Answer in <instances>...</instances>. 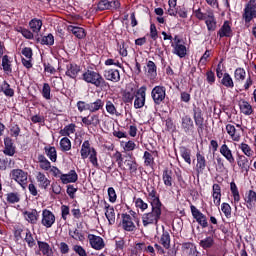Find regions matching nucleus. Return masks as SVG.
I'll list each match as a JSON object with an SVG mask.
<instances>
[{
  "mask_svg": "<svg viewBox=\"0 0 256 256\" xmlns=\"http://www.w3.org/2000/svg\"><path fill=\"white\" fill-rule=\"evenodd\" d=\"M192 12L198 21H205L209 33H213V31L217 30V18L215 17V12H213V10L208 9L206 12H203L201 7L193 6Z\"/></svg>",
  "mask_w": 256,
  "mask_h": 256,
  "instance_id": "nucleus-1",
  "label": "nucleus"
},
{
  "mask_svg": "<svg viewBox=\"0 0 256 256\" xmlns=\"http://www.w3.org/2000/svg\"><path fill=\"white\" fill-rule=\"evenodd\" d=\"M161 215H163V207L151 206V211L142 215L143 227H149V225H155V227H158Z\"/></svg>",
  "mask_w": 256,
  "mask_h": 256,
  "instance_id": "nucleus-2",
  "label": "nucleus"
},
{
  "mask_svg": "<svg viewBox=\"0 0 256 256\" xmlns=\"http://www.w3.org/2000/svg\"><path fill=\"white\" fill-rule=\"evenodd\" d=\"M83 79L86 83H91V85L99 87L102 91L109 89V83L105 81L99 72L88 70L83 74Z\"/></svg>",
  "mask_w": 256,
  "mask_h": 256,
  "instance_id": "nucleus-3",
  "label": "nucleus"
},
{
  "mask_svg": "<svg viewBox=\"0 0 256 256\" xmlns=\"http://www.w3.org/2000/svg\"><path fill=\"white\" fill-rule=\"evenodd\" d=\"M151 97L155 105H161L167 97V88L165 86H155L151 91Z\"/></svg>",
  "mask_w": 256,
  "mask_h": 256,
  "instance_id": "nucleus-4",
  "label": "nucleus"
},
{
  "mask_svg": "<svg viewBox=\"0 0 256 256\" xmlns=\"http://www.w3.org/2000/svg\"><path fill=\"white\" fill-rule=\"evenodd\" d=\"M245 23H251L253 19H256V0H250L244 8L242 15Z\"/></svg>",
  "mask_w": 256,
  "mask_h": 256,
  "instance_id": "nucleus-5",
  "label": "nucleus"
},
{
  "mask_svg": "<svg viewBox=\"0 0 256 256\" xmlns=\"http://www.w3.org/2000/svg\"><path fill=\"white\" fill-rule=\"evenodd\" d=\"M10 177L14 181H16V183H19V185L21 187H23V189H25V187H27L28 174H27V172L23 171L22 169H13L10 172Z\"/></svg>",
  "mask_w": 256,
  "mask_h": 256,
  "instance_id": "nucleus-6",
  "label": "nucleus"
},
{
  "mask_svg": "<svg viewBox=\"0 0 256 256\" xmlns=\"http://www.w3.org/2000/svg\"><path fill=\"white\" fill-rule=\"evenodd\" d=\"M41 225L46 227V229H51L55 225V214L51 210L44 209L42 210V219Z\"/></svg>",
  "mask_w": 256,
  "mask_h": 256,
  "instance_id": "nucleus-7",
  "label": "nucleus"
},
{
  "mask_svg": "<svg viewBox=\"0 0 256 256\" xmlns=\"http://www.w3.org/2000/svg\"><path fill=\"white\" fill-rule=\"evenodd\" d=\"M190 209L192 216L194 217V219H196L197 223H199L203 229L209 227V222H207V216H205V214L199 211V209H197V207H195L194 205H191Z\"/></svg>",
  "mask_w": 256,
  "mask_h": 256,
  "instance_id": "nucleus-8",
  "label": "nucleus"
},
{
  "mask_svg": "<svg viewBox=\"0 0 256 256\" xmlns=\"http://www.w3.org/2000/svg\"><path fill=\"white\" fill-rule=\"evenodd\" d=\"M147 87L141 86L135 96L134 107L135 109H143L145 107V97H146Z\"/></svg>",
  "mask_w": 256,
  "mask_h": 256,
  "instance_id": "nucleus-9",
  "label": "nucleus"
},
{
  "mask_svg": "<svg viewBox=\"0 0 256 256\" xmlns=\"http://www.w3.org/2000/svg\"><path fill=\"white\" fill-rule=\"evenodd\" d=\"M147 192V199L151 207H163V203H161V200L159 199V194L157 193V190H155V188H147Z\"/></svg>",
  "mask_w": 256,
  "mask_h": 256,
  "instance_id": "nucleus-10",
  "label": "nucleus"
},
{
  "mask_svg": "<svg viewBox=\"0 0 256 256\" xmlns=\"http://www.w3.org/2000/svg\"><path fill=\"white\" fill-rule=\"evenodd\" d=\"M121 227L124 229V231H128L129 233L137 229L135 222H133V217H131L129 214H122Z\"/></svg>",
  "mask_w": 256,
  "mask_h": 256,
  "instance_id": "nucleus-11",
  "label": "nucleus"
},
{
  "mask_svg": "<svg viewBox=\"0 0 256 256\" xmlns=\"http://www.w3.org/2000/svg\"><path fill=\"white\" fill-rule=\"evenodd\" d=\"M88 240L92 249H95L96 251H101V249L105 247V241L100 236L89 234Z\"/></svg>",
  "mask_w": 256,
  "mask_h": 256,
  "instance_id": "nucleus-12",
  "label": "nucleus"
},
{
  "mask_svg": "<svg viewBox=\"0 0 256 256\" xmlns=\"http://www.w3.org/2000/svg\"><path fill=\"white\" fill-rule=\"evenodd\" d=\"M244 201L247 209H249V211H253L256 207V192L253 190L246 192Z\"/></svg>",
  "mask_w": 256,
  "mask_h": 256,
  "instance_id": "nucleus-13",
  "label": "nucleus"
},
{
  "mask_svg": "<svg viewBox=\"0 0 256 256\" xmlns=\"http://www.w3.org/2000/svg\"><path fill=\"white\" fill-rule=\"evenodd\" d=\"M59 178L62 181L63 185H67L69 183H77L79 175H77V172L75 170H70L68 174H61Z\"/></svg>",
  "mask_w": 256,
  "mask_h": 256,
  "instance_id": "nucleus-14",
  "label": "nucleus"
},
{
  "mask_svg": "<svg viewBox=\"0 0 256 256\" xmlns=\"http://www.w3.org/2000/svg\"><path fill=\"white\" fill-rule=\"evenodd\" d=\"M220 154L223 158L230 163V165H233L235 163V157L233 156V151L229 149V146L224 142V144L220 147Z\"/></svg>",
  "mask_w": 256,
  "mask_h": 256,
  "instance_id": "nucleus-15",
  "label": "nucleus"
},
{
  "mask_svg": "<svg viewBox=\"0 0 256 256\" xmlns=\"http://www.w3.org/2000/svg\"><path fill=\"white\" fill-rule=\"evenodd\" d=\"M171 47H173L174 55H177L180 59H183V57L187 55V47L181 43V40H177V42L172 43Z\"/></svg>",
  "mask_w": 256,
  "mask_h": 256,
  "instance_id": "nucleus-16",
  "label": "nucleus"
},
{
  "mask_svg": "<svg viewBox=\"0 0 256 256\" xmlns=\"http://www.w3.org/2000/svg\"><path fill=\"white\" fill-rule=\"evenodd\" d=\"M120 5L119 1L101 0L98 3V9L99 11H105L106 9H119Z\"/></svg>",
  "mask_w": 256,
  "mask_h": 256,
  "instance_id": "nucleus-17",
  "label": "nucleus"
},
{
  "mask_svg": "<svg viewBox=\"0 0 256 256\" xmlns=\"http://www.w3.org/2000/svg\"><path fill=\"white\" fill-rule=\"evenodd\" d=\"M226 133H228L230 139L232 141H235L236 143H239L241 141V133H239V130L235 128V125L227 124L226 125Z\"/></svg>",
  "mask_w": 256,
  "mask_h": 256,
  "instance_id": "nucleus-18",
  "label": "nucleus"
},
{
  "mask_svg": "<svg viewBox=\"0 0 256 256\" xmlns=\"http://www.w3.org/2000/svg\"><path fill=\"white\" fill-rule=\"evenodd\" d=\"M104 77L107 81H112L113 83H118V81H121V74H119V70L115 69L105 70Z\"/></svg>",
  "mask_w": 256,
  "mask_h": 256,
  "instance_id": "nucleus-19",
  "label": "nucleus"
},
{
  "mask_svg": "<svg viewBox=\"0 0 256 256\" xmlns=\"http://www.w3.org/2000/svg\"><path fill=\"white\" fill-rule=\"evenodd\" d=\"M218 37L220 39H223V37H232L233 36V30L231 29V25L229 24V21H225L219 31L217 32Z\"/></svg>",
  "mask_w": 256,
  "mask_h": 256,
  "instance_id": "nucleus-20",
  "label": "nucleus"
},
{
  "mask_svg": "<svg viewBox=\"0 0 256 256\" xmlns=\"http://www.w3.org/2000/svg\"><path fill=\"white\" fill-rule=\"evenodd\" d=\"M104 211H105V217L109 222V225H114L115 223V208L113 206L109 205V203H104Z\"/></svg>",
  "mask_w": 256,
  "mask_h": 256,
  "instance_id": "nucleus-21",
  "label": "nucleus"
},
{
  "mask_svg": "<svg viewBox=\"0 0 256 256\" xmlns=\"http://www.w3.org/2000/svg\"><path fill=\"white\" fill-rule=\"evenodd\" d=\"M36 181L40 189H47V187L51 185V180H49V178H47V176H45V174L42 172L36 173Z\"/></svg>",
  "mask_w": 256,
  "mask_h": 256,
  "instance_id": "nucleus-22",
  "label": "nucleus"
},
{
  "mask_svg": "<svg viewBox=\"0 0 256 256\" xmlns=\"http://www.w3.org/2000/svg\"><path fill=\"white\" fill-rule=\"evenodd\" d=\"M181 127L185 133H190L194 129L193 119L189 115L183 116L181 118Z\"/></svg>",
  "mask_w": 256,
  "mask_h": 256,
  "instance_id": "nucleus-23",
  "label": "nucleus"
},
{
  "mask_svg": "<svg viewBox=\"0 0 256 256\" xmlns=\"http://www.w3.org/2000/svg\"><path fill=\"white\" fill-rule=\"evenodd\" d=\"M93 151H95V148L91 147V143L88 140L84 141L80 149L81 159H87Z\"/></svg>",
  "mask_w": 256,
  "mask_h": 256,
  "instance_id": "nucleus-24",
  "label": "nucleus"
},
{
  "mask_svg": "<svg viewBox=\"0 0 256 256\" xmlns=\"http://www.w3.org/2000/svg\"><path fill=\"white\" fill-rule=\"evenodd\" d=\"M81 73V67L77 64H68L66 66V75L70 77V79H77V75Z\"/></svg>",
  "mask_w": 256,
  "mask_h": 256,
  "instance_id": "nucleus-25",
  "label": "nucleus"
},
{
  "mask_svg": "<svg viewBox=\"0 0 256 256\" xmlns=\"http://www.w3.org/2000/svg\"><path fill=\"white\" fill-rule=\"evenodd\" d=\"M182 251L183 253H185V255H188V256H199L197 247L195 246V244L191 242L184 243L182 245Z\"/></svg>",
  "mask_w": 256,
  "mask_h": 256,
  "instance_id": "nucleus-26",
  "label": "nucleus"
},
{
  "mask_svg": "<svg viewBox=\"0 0 256 256\" xmlns=\"http://www.w3.org/2000/svg\"><path fill=\"white\" fill-rule=\"evenodd\" d=\"M24 217L31 225H37V222L39 221V212L35 209L26 211L24 212Z\"/></svg>",
  "mask_w": 256,
  "mask_h": 256,
  "instance_id": "nucleus-27",
  "label": "nucleus"
},
{
  "mask_svg": "<svg viewBox=\"0 0 256 256\" xmlns=\"http://www.w3.org/2000/svg\"><path fill=\"white\" fill-rule=\"evenodd\" d=\"M105 107V102L102 99H96L94 102L88 103V111L89 113H97V111H101Z\"/></svg>",
  "mask_w": 256,
  "mask_h": 256,
  "instance_id": "nucleus-28",
  "label": "nucleus"
},
{
  "mask_svg": "<svg viewBox=\"0 0 256 256\" xmlns=\"http://www.w3.org/2000/svg\"><path fill=\"white\" fill-rule=\"evenodd\" d=\"M212 191L214 205L219 207L221 205V186L219 184H213Z\"/></svg>",
  "mask_w": 256,
  "mask_h": 256,
  "instance_id": "nucleus-29",
  "label": "nucleus"
},
{
  "mask_svg": "<svg viewBox=\"0 0 256 256\" xmlns=\"http://www.w3.org/2000/svg\"><path fill=\"white\" fill-rule=\"evenodd\" d=\"M4 155H8L9 157H13L15 155V146H13V140L9 137L4 139Z\"/></svg>",
  "mask_w": 256,
  "mask_h": 256,
  "instance_id": "nucleus-30",
  "label": "nucleus"
},
{
  "mask_svg": "<svg viewBox=\"0 0 256 256\" xmlns=\"http://www.w3.org/2000/svg\"><path fill=\"white\" fill-rule=\"evenodd\" d=\"M196 159V170L198 173H203V171H205V167H207V160H205V156L201 155V153L196 154Z\"/></svg>",
  "mask_w": 256,
  "mask_h": 256,
  "instance_id": "nucleus-31",
  "label": "nucleus"
},
{
  "mask_svg": "<svg viewBox=\"0 0 256 256\" xmlns=\"http://www.w3.org/2000/svg\"><path fill=\"white\" fill-rule=\"evenodd\" d=\"M237 165L241 169V172L249 173V160L243 155H239L237 159Z\"/></svg>",
  "mask_w": 256,
  "mask_h": 256,
  "instance_id": "nucleus-32",
  "label": "nucleus"
},
{
  "mask_svg": "<svg viewBox=\"0 0 256 256\" xmlns=\"http://www.w3.org/2000/svg\"><path fill=\"white\" fill-rule=\"evenodd\" d=\"M147 67V76L149 79H155L157 77V65L155 62L149 60L146 64Z\"/></svg>",
  "mask_w": 256,
  "mask_h": 256,
  "instance_id": "nucleus-33",
  "label": "nucleus"
},
{
  "mask_svg": "<svg viewBox=\"0 0 256 256\" xmlns=\"http://www.w3.org/2000/svg\"><path fill=\"white\" fill-rule=\"evenodd\" d=\"M159 243L164 247V249H170L171 247V235L168 231L163 230V233L160 237Z\"/></svg>",
  "mask_w": 256,
  "mask_h": 256,
  "instance_id": "nucleus-34",
  "label": "nucleus"
},
{
  "mask_svg": "<svg viewBox=\"0 0 256 256\" xmlns=\"http://www.w3.org/2000/svg\"><path fill=\"white\" fill-rule=\"evenodd\" d=\"M68 31L73 33L77 39H83L86 37L85 29L82 27H77V26H68Z\"/></svg>",
  "mask_w": 256,
  "mask_h": 256,
  "instance_id": "nucleus-35",
  "label": "nucleus"
},
{
  "mask_svg": "<svg viewBox=\"0 0 256 256\" xmlns=\"http://www.w3.org/2000/svg\"><path fill=\"white\" fill-rule=\"evenodd\" d=\"M162 180L166 187H173V172L165 169L162 174Z\"/></svg>",
  "mask_w": 256,
  "mask_h": 256,
  "instance_id": "nucleus-36",
  "label": "nucleus"
},
{
  "mask_svg": "<svg viewBox=\"0 0 256 256\" xmlns=\"http://www.w3.org/2000/svg\"><path fill=\"white\" fill-rule=\"evenodd\" d=\"M24 241L31 249H33V247L37 245V243L35 242V238H33V233H31V230L29 229L24 230Z\"/></svg>",
  "mask_w": 256,
  "mask_h": 256,
  "instance_id": "nucleus-37",
  "label": "nucleus"
},
{
  "mask_svg": "<svg viewBox=\"0 0 256 256\" xmlns=\"http://www.w3.org/2000/svg\"><path fill=\"white\" fill-rule=\"evenodd\" d=\"M0 91L4 93L6 97H13L15 95V90L12 89L11 85L7 81H3L0 85Z\"/></svg>",
  "mask_w": 256,
  "mask_h": 256,
  "instance_id": "nucleus-38",
  "label": "nucleus"
},
{
  "mask_svg": "<svg viewBox=\"0 0 256 256\" xmlns=\"http://www.w3.org/2000/svg\"><path fill=\"white\" fill-rule=\"evenodd\" d=\"M29 27L33 33H39L43 27V21H41V19L34 18L29 22Z\"/></svg>",
  "mask_w": 256,
  "mask_h": 256,
  "instance_id": "nucleus-39",
  "label": "nucleus"
},
{
  "mask_svg": "<svg viewBox=\"0 0 256 256\" xmlns=\"http://www.w3.org/2000/svg\"><path fill=\"white\" fill-rule=\"evenodd\" d=\"M38 163L40 166V169H43V171H49L51 169V162L45 157L43 154L38 155Z\"/></svg>",
  "mask_w": 256,
  "mask_h": 256,
  "instance_id": "nucleus-40",
  "label": "nucleus"
},
{
  "mask_svg": "<svg viewBox=\"0 0 256 256\" xmlns=\"http://www.w3.org/2000/svg\"><path fill=\"white\" fill-rule=\"evenodd\" d=\"M44 151L50 161H52V163H55L57 161V149H55V147L46 146L44 148Z\"/></svg>",
  "mask_w": 256,
  "mask_h": 256,
  "instance_id": "nucleus-41",
  "label": "nucleus"
},
{
  "mask_svg": "<svg viewBox=\"0 0 256 256\" xmlns=\"http://www.w3.org/2000/svg\"><path fill=\"white\" fill-rule=\"evenodd\" d=\"M39 250L43 253V255L51 256L53 255V249L47 242L38 241Z\"/></svg>",
  "mask_w": 256,
  "mask_h": 256,
  "instance_id": "nucleus-42",
  "label": "nucleus"
},
{
  "mask_svg": "<svg viewBox=\"0 0 256 256\" xmlns=\"http://www.w3.org/2000/svg\"><path fill=\"white\" fill-rule=\"evenodd\" d=\"M240 111L243 115H252L253 114V106L249 104L247 101H242L239 104Z\"/></svg>",
  "mask_w": 256,
  "mask_h": 256,
  "instance_id": "nucleus-43",
  "label": "nucleus"
},
{
  "mask_svg": "<svg viewBox=\"0 0 256 256\" xmlns=\"http://www.w3.org/2000/svg\"><path fill=\"white\" fill-rule=\"evenodd\" d=\"M230 190L234 199V203H239V201H241V195L239 194V188H237V184H235V182L230 183Z\"/></svg>",
  "mask_w": 256,
  "mask_h": 256,
  "instance_id": "nucleus-44",
  "label": "nucleus"
},
{
  "mask_svg": "<svg viewBox=\"0 0 256 256\" xmlns=\"http://www.w3.org/2000/svg\"><path fill=\"white\" fill-rule=\"evenodd\" d=\"M221 83H222V85H224V87H227L228 89H233L235 87V83L233 82V78H231V75H229V73H225L223 75Z\"/></svg>",
  "mask_w": 256,
  "mask_h": 256,
  "instance_id": "nucleus-45",
  "label": "nucleus"
},
{
  "mask_svg": "<svg viewBox=\"0 0 256 256\" xmlns=\"http://www.w3.org/2000/svg\"><path fill=\"white\" fill-rule=\"evenodd\" d=\"M199 245H200V247H202V249H211V247H213V245H215V240L213 239V237L208 236V237L204 238L203 240H201Z\"/></svg>",
  "mask_w": 256,
  "mask_h": 256,
  "instance_id": "nucleus-46",
  "label": "nucleus"
},
{
  "mask_svg": "<svg viewBox=\"0 0 256 256\" xmlns=\"http://www.w3.org/2000/svg\"><path fill=\"white\" fill-rule=\"evenodd\" d=\"M144 159V165L146 167H153L155 165V158L153 157V154L151 152L145 151L143 155Z\"/></svg>",
  "mask_w": 256,
  "mask_h": 256,
  "instance_id": "nucleus-47",
  "label": "nucleus"
},
{
  "mask_svg": "<svg viewBox=\"0 0 256 256\" xmlns=\"http://www.w3.org/2000/svg\"><path fill=\"white\" fill-rule=\"evenodd\" d=\"M247 77V72H245V69L243 68H237L234 72V79L235 81H239L240 83L245 81V78Z\"/></svg>",
  "mask_w": 256,
  "mask_h": 256,
  "instance_id": "nucleus-48",
  "label": "nucleus"
},
{
  "mask_svg": "<svg viewBox=\"0 0 256 256\" xmlns=\"http://www.w3.org/2000/svg\"><path fill=\"white\" fill-rule=\"evenodd\" d=\"M194 121H195V125H197V127H199V129H203V114L201 113V110H194Z\"/></svg>",
  "mask_w": 256,
  "mask_h": 256,
  "instance_id": "nucleus-49",
  "label": "nucleus"
},
{
  "mask_svg": "<svg viewBox=\"0 0 256 256\" xmlns=\"http://www.w3.org/2000/svg\"><path fill=\"white\" fill-rule=\"evenodd\" d=\"M6 201L11 204L19 203L21 201V195L17 192H10L6 195Z\"/></svg>",
  "mask_w": 256,
  "mask_h": 256,
  "instance_id": "nucleus-50",
  "label": "nucleus"
},
{
  "mask_svg": "<svg viewBox=\"0 0 256 256\" xmlns=\"http://www.w3.org/2000/svg\"><path fill=\"white\" fill-rule=\"evenodd\" d=\"M75 133V124H70L64 127V129L60 130V135L62 137H69Z\"/></svg>",
  "mask_w": 256,
  "mask_h": 256,
  "instance_id": "nucleus-51",
  "label": "nucleus"
},
{
  "mask_svg": "<svg viewBox=\"0 0 256 256\" xmlns=\"http://www.w3.org/2000/svg\"><path fill=\"white\" fill-rule=\"evenodd\" d=\"M180 155L188 165H191V151L186 147L180 148Z\"/></svg>",
  "mask_w": 256,
  "mask_h": 256,
  "instance_id": "nucleus-52",
  "label": "nucleus"
},
{
  "mask_svg": "<svg viewBox=\"0 0 256 256\" xmlns=\"http://www.w3.org/2000/svg\"><path fill=\"white\" fill-rule=\"evenodd\" d=\"M60 149L64 153L67 151H71V140L67 137H64L60 140Z\"/></svg>",
  "mask_w": 256,
  "mask_h": 256,
  "instance_id": "nucleus-53",
  "label": "nucleus"
},
{
  "mask_svg": "<svg viewBox=\"0 0 256 256\" xmlns=\"http://www.w3.org/2000/svg\"><path fill=\"white\" fill-rule=\"evenodd\" d=\"M41 45H47L48 47L55 45V36H53V34L43 36L41 39Z\"/></svg>",
  "mask_w": 256,
  "mask_h": 256,
  "instance_id": "nucleus-54",
  "label": "nucleus"
},
{
  "mask_svg": "<svg viewBox=\"0 0 256 256\" xmlns=\"http://www.w3.org/2000/svg\"><path fill=\"white\" fill-rule=\"evenodd\" d=\"M126 166L128 167V171H130V175H137V162L135 160H125Z\"/></svg>",
  "mask_w": 256,
  "mask_h": 256,
  "instance_id": "nucleus-55",
  "label": "nucleus"
},
{
  "mask_svg": "<svg viewBox=\"0 0 256 256\" xmlns=\"http://www.w3.org/2000/svg\"><path fill=\"white\" fill-rule=\"evenodd\" d=\"M134 203L136 208L140 209V211L142 212L147 211V209H149V204H147V202H144V200L141 198H135Z\"/></svg>",
  "mask_w": 256,
  "mask_h": 256,
  "instance_id": "nucleus-56",
  "label": "nucleus"
},
{
  "mask_svg": "<svg viewBox=\"0 0 256 256\" xmlns=\"http://www.w3.org/2000/svg\"><path fill=\"white\" fill-rule=\"evenodd\" d=\"M2 67L5 73H11L12 69H11V61L9 60V56L4 55L2 57Z\"/></svg>",
  "mask_w": 256,
  "mask_h": 256,
  "instance_id": "nucleus-57",
  "label": "nucleus"
},
{
  "mask_svg": "<svg viewBox=\"0 0 256 256\" xmlns=\"http://www.w3.org/2000/svg\"><path fill=\"white\" fill-rule=\"evenodd\" d=\"M240 149L246 157H253V150L251 149V146L249 144L241 143L240 144Z\"/></svg>",
  "mask_w": 256,
  "mask_h": 256,
  "instance_id": "nucleus-58",
  "label": "nucleus"
},
{
  "mask_svg": "<svg viewBox=\"0 0 256 256\" xmlns=\"http://www.w3.org/2000/svg\"><path fill=\"white\" fill-rule=\"evenodd\" d=\"M90 163L96 168L99 169V160L97 159V150H92V153L88 156Z\"/></svg>",
  "mask_w": 256,
  "mask_h": 256,
  "instance_id": "nucleus-59",
  "label": "nucleus"
},
{
  "mask_svg": "<svg viewBox=\"0 0 256 256\" xmlns=\"http://www.w3.org/2000/svg\"><path fill=\"white\" fill-rule=\"evenodd\" d=\"M221 211H222V213H224V215L227 219H231L232 209H231V205H229V203H225V202L222 203L221 204Z\"/></svg>",
  "mask_w": 256,
  "mask_h": 256,
  "instance_id": "nucleus-60",
  "label": "nucleus"
},
{
  "mask_svg": "<svg viewBox=\"0 0 256 256\" xmlns=\"http://www.w3.org/2000/svg\"><path fill=\"white\" fill-rule=\"evenodd\" d=\"M42 97L47 100L51 99V86H49L47 83L43 84Z\"/></svg>",
  "mask_w": 256,
  "mask_h": 256,
  "instance_id": "nucleus-61",
  "label": "nucleus"
},
{
  "mask_svg": "<svg viewBox=\"0 0 256 256\" xmlns=\"http://www.w3.org/2000/svg\"><path fill=\"white\" fill-rule=\"evenodd\" d=\"M106 111L109 113V115L117 114V108L115 107V104H113V102L110 100L106 101Z\"/></svg>",
  "mask_w": 256,
  "mask_h": 256,
  "instance_id": "nucleus-62",
  "label": "nucleus"
},
{
  "mask_svg": "<svg viewBox=\"0 0 256 256\" xmlns=\"http://www.w3.org/2000/svg\"><path fill=\"white\" fill-rule=\"evenodd\" d=\"M18 33H21V35H23L25 37V39H33L34 35L33 32H31V30L20 27L18 29Z\"/></svg>",
  "mask_w": 256,
  "mask_h": 256,
  "instance_id": "nucleus-63",
  "label": "nucleus"
},
{
  "mask_svg": "<svg viewBox=\"0 0 256 256\" xmlns=\"http://www.w3.org/2000/svg\"><path fill=\"white\" fill-rule=\"evenodd\" d=\"M73 251L79 256H87V251L83 249V246L81 245H74Z\"/></svg>",
  "mask_w": 256,
  "mask_h": 256,
  "instance_id": "nucleus-64",
  "label": "nucleus"
}]
</instances>
